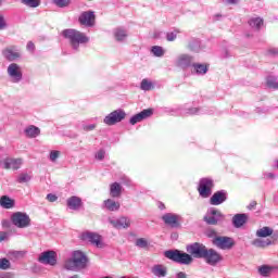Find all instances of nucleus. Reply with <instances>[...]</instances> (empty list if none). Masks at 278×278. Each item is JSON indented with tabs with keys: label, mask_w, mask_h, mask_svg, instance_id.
Masks as SVG:
<instances>
[{
	"label": "nucleus",
	"mask_w": 278,
	"mask_h": 278,
	"mask_svg": "<svg viewBox=\"0 0 278 278\" xmlns=\"http://www.w3.org/2000/svg\"><path fill=\"white\" fill-rule=\"evenodd\" d=\"M88 266V256L84 252L77 250L72 253V257L64 263L65 270H84Z\"/></svg>",
	"instance_id": "f257e3e1"
},
{
	"label": "nucleus",
	"mask_w": 278,
	"mask_h": 278,
	"mask_svg": "<svg viewBox=\"0 0 278 278\" xmlns=\"http://www.w3.org/2000/svg\"><path fill=\"white\" fill-rule=\"evenodd\" d=\"M62 36L70 41V45L75 50L79 49V45L90 42V38L77 29H65L62 31Z\"/></svg>",
	"instance_id": "f03ea898"
},
{
	"label": "nucleus",
	"mask_w": 278,
	"mask_h": 278,
	"mask_svg": "<svg viewBox=\"0 0 278 278\" xmlns=\"http://www.w3.org/2000/svg\"><path fill=\"white\" fill-rule=\"evenodd\" d=\"M165 257L167 260H172V262H176V264H182L184 266H190L194 258L192 255L181 252L179 250H167L164 252Z\"/></svg>",
	"instance_id": "7ed1b4c3"
},
{
	"label": "nucleus",
	"mask_w": 278,
	"mask_h": 278,
	"mask_svg": "<svg viewBox=\"0 0 278 278\" xmlns=\"http://www.w3.org/2000/svg\"><path fill=\"white\" fill-rule=\"evenodd\" d=\"M11 223L14 227H17V229H26V227L31 225V218H29L27 213L16 212L12 214Z\"/></svg>",
	"instance_id": "20e7f679"
},
{
	"label": "nucleus",
	"mask_w": 278,
	"mask_h": 278,
	"mask_svg": "<svg viewBox=\"0 0 278 278\" xmlns=\"http://www.w3.org/2000/svg\"><path fill=\"white\" fill-rule=\"evenodd\" d=\"M25 161L21 157H10L7 156L0 161V167L4 170H20Z\"/></svg>",
	"instance_id": "39448f33"
},
{
	"label": "nucleus",
	"mask_w": 278,
	"mask_h": 278,
	"mask_svg": "<svg viewBox=\"0 0 278 278\" xmlns=\"http://www.w3.org/2000/svg\"><path fill=\"white\" fill-rule=\"evenodd\" d=\"M187 253L195 260H203L207 253V248L203 243L194 242L187 245Z\"/></svg>",
	"instance_id": "423d86ee"
},
{
	"label": "nucleus",
	"mask_w": 278,
	"mask_h": 278,
	"mask_svg": "<svg viewBox=\"0 0 278 278\" xmlns=\"http://www.w3.org/2000/svg\"><path fill=\"white\" fill-rule=\"evenodd\" d=\"M125 116H127V113H125V111L121 109L115 110L104 117L103 124L112 127V125H116V123L125 121Z\"/></svg>",
	"instance_id": "0eeeda50"
},
{
	"label": "nucleus",
	"mask_w": 278,
	"mask_h": 278,
	"mask_svg": "<svg viewBox=\"0 0 278 278\" xmlns=\"http://www.w3.org/2000/svg\"><path fill=\"white\" fill-rule=\"evenodd\" d=\"M214 188V180L210 178L200 179L198 192L203 199H207L212 195V189Z\"/></svg>",
	"instance_id": "6e6552de"
},
{
	"label": "nucleus",
	"mask_w": 278,
	"mask_h": 278,
	"mask_svg": "<svg viewBox=\"0 0 278 278\" xmlns=\"http://www.w3.org/2000/svg\"><path fill=\"white\" fill-rule=\"evenodd\" d=\"M7 73L13 84H18L23 79V72L21 71V65L16 63H11L7 68Z\"/></svg>",
	"instance_id": "1a4fd4ad"
},
{
	"label": "nucleus",
	"mask_w": 278,
	"mask_h": 278,
	"mask_svg": "<svg viewBox=\"0 0 278 278\" xmlns=\"http://www.w3.org/2000/svg\"><path fill=\"white\" fill-rule=\"evenodd\" d=\"M213 244L217 247V249H222V251H229V249L233 248V239L230 237H215Z\"/></svg>",
	"instance_id": "9d476101"
},
{
	"label": "nucleus",
	"mask_w": 278,
	"mask_h": 278,
	"mask_svg": "<svg viewBox=\"0 0 278 278\" xmlns=\"http://www.w3.org/2000/svg\"><path fill=\"white\" fill-rule=\"evenodd\" d=\"M83 240L90 242L98 249H103V238L97 232H84L81 236Z\"/></svg>",
	"instance_id": "9b49d317"
},
{
	"label": "nucleus",
	"mask_w": 278,
	"mask_h": 278,
	"mask_svg": "<svg viewBox=\"0 0 278 278\" xmlns=\"http://www.w3.org/2000/svg\"><path fill=\"white\" fill-rule=\"evenodd\" d=\"M38 262H40V264L55 266V264H58V254L55 253V251L42 252L38 257Z\"/></svg>",
	"instance_id": "f8f14e48"
},
{
	"label": "nucleus",
	"mask_w": 278,
	"mask_h": 278,
	"mask_svg": "<svg viewBox=\"0 0 278 278\" xmlns=\"http://www.w3.org/2000/svg\"><path fill=\"white\" fill-rule=\"evenodd\" d=\"M193 58L190 54H179L175 60V66L178 68H182V71H186V68H190L192 66Z\"/></svg>",
	"instance_id": "ddd939ff"
},
{
	"label": "nucleus",
	"mask_w": 278,
	"mask_h": 278,
	"mask_svg": "<svg viewBox=\"0 0 278 278\" xmlns=\"http://www.w3.org/2000/svg\"><path fill=\"white\" fill-rule=\"evenodd\" d=\"M2 56L8 62H16L21 58V52H18L15 46H10L2 50Z\"/></svg>",
	"instance_id": "4468645a"
},
{
	"label": "nucleus",
	"mask_w": 278,
	"mask_h": 278,
	"mask_svg": "<svg viewBox=\"0 0 278 278\" xmlns=\"http://www.w3.org/2000/svg\"><path fill=\"white\" fill-rule=\"evenodd\" d=\"M162 220L168 227H173L174 229H177V227H180L179 222L181 220V215H177L175 213H166L162 216Z\"/></svg>",
	"instance_id": "2eb2a0df"
},
{
	"label": "nucleus",
	"mask_w": 278,
	"mask_h": 278,
	"mask_svg": "<svg viewBox=\"0 0 278 278\" xmlns=\"http://www.w3.org/2000/svg\"><path fill=\"white\" fill-rule=\"evenodd\" d=\"M110 225H112L115 229H129L131 226V220L128 217H119V218H109Z\"/></svg>",
	"instance_id": "dca6fc26"
},
{
	"label": "nucleus",
	"mask_w": 278,
	"mask_h": 278,
	"mask_svg": "<svg viewBox=\"0 0 278 278\" xmlns=\"http://www.w3.org/2000/svg\"><path fill=\"white\" fill-rule=\"evenodd\" d=\"M203 260H205L206 264H210V266H216V264L223 260V256L214 249H206V254Z\"/></svg>",
	"instance_id": "f3484780"
},
{
	"label": "nucleus",
	"mask_w": 278,
	"mask_h": 278,
	"mask_svg": "<svg viewBox=\"0 0 278 278\" xmlns=\"http://www.w3.org/2000/svg\"><path fill=\"white\" fill-rule=\"evenodd\" d=\"M220 218H223V213L216 208H211L207 215L204 216V220L207 225H217Z\"/></svg>",
	"instance_id": "a211bd4d"
},
{
	"label": "nucleus",
	"mask_w": 278,
	"mask_h": 278,
	"mask_svg": "<svg viewBox=\"0 0 278 278\" xmlns=\"http://www.w3.org/2000/svg\"><path fill=\"white\" fill-rule=\"evenodd\" d=\"M150 116H153V110L152 109H146L141 111L140 113L134 115L129 123L130 125H136L138 123H142V121H147V118H150Z\"/></svg>",
	"instance_id": "6ab92c4d"
},
{
	"label": "nucleus",
	"mask_w": 278,
	"mask_h": 278,
	"mask_svg": "<svg viewBox=\"0 0 278 278\" xmlns=\"http://www.w3.org/2000/svg\"><path fill=\"white\" fill-rule=\"evenodd\" d=\"M94 18V12L86 11L80 14L78 21L80 25H85V27H93Z\"/></svg>",
	"instance_id": "aec40b11"
},
{
	"label": "nucleus",
	"mask_w": 278,
	"mask_h": 278,
	"mask_svg": "<svg viewBox=\"0 0 278 278\" xmlns=\"http://www.w3.org/2000/svg\"><path fill=\"white\" fill-rule=\"evenodd\" d=\"M227 201V191H216L210 199L211 205H222V203H225Z\"/></svg>",
	"instance_id": "412c9836"
},
{
	"label": "nucleus",
	"mask_w": 278,
	"mask_h": 278,
	"mask_svg": "<svg viewBox=\"0 0 278 278\" xmlns=\"http://www.w3.org/2000/svg\"><path fill=\"white\" fill-rule=\"evenodd\" d=\"M151 273L154 277L164 278L168 275V267L162 264H155L151 267Z\"/></svg>",
	"instance_id": "4be33fe9"
},
{
	"label": "nucleus",
	"mask_w": 278,
	"mask_h": 278,
	"mask_svg": "<svg viewBox=\"0 0 278 278\" xmlns=\"http://www.w3.org/2000/svg\"><path fill=\"white\" fill-rule=\"evenodd\" d=\"M247 220H249V215L239 213L233 215L232 225L236 229H240V227H244V225H247Z\"/></svg>",
	"instance_id": "5701e85b"
},
{
	"label": "nucleus",
	"mask_w": 278,
	"mask_h": 278,
	"mask_svg": "<svg viewBox=\"0 0 278 278\" xmlns=\"http://www.w3.org/2000/svg\"><path fill=\"white\" fill-rule=\"evenodd\" d=\"M208 71L207 64L193 63L191 65L192 75H206Z\"/></svg>",
	"instance_id": "b1692460"
},
{
	"label": "nucleus",
	"mask_w": 278,
	"mask_h": 278,
	"mask_svg": "<svg viewBox=\"0 0 278 278\" xmlns=\"http://www.w3.org/2000/svg\"><path fill=\"white\" fill-rule=\"evenodd\" d=\"M66 203H67V207L70 210H74L75 212L80 210V207L83 205L81 198H79L77 195H73V197L68 198Z\"/></svg>",
	"instance_id": "393cba45"
},
{
	"label": "nucleus",
	"mask_w": 278,
	"mask_h": 278,
	"mask_svg": "<svg viewBox=\"0 0 278 278\" xmlns=\"http://www.w3.org/2000/svg\"><path fill=\"white\" fill-rule=\"evenodd\" d=\"M121 194H123V186H121V184H118V182L111 184L110 195L113 199H118L121 197Z\"/></svg>",
	"instance_id": "a878e982"
},
{
	"label": "nucleus",
	"mask_w": 278,
	"mask_h": 278,
	"mask_svg": "<svg viewBox=\"0 0 278 278\" xmlns=\"http://www.w3.org/2000/svg\"><path fill=\"white\" fill-rule=\"evenodd\" d=\"M103 203L104 207L109 210V212H118V210H121V203L114 201L113 199H108Z\"/></svg>",
	"instance_id": "bb28decb"
},
{
	"label": "nucleus",
	"mask_w": 278,
	"mask_h": 278,
	"mask_svg": "<svg viewBox=\"0 0 278 278\" xmlns=\"http://www.w3.org/2000/svg\"><path fill=\"white\" fill-rule=\"evenodd\" d=\"M24 134L26 138H38V135L40 134V128L30 125L24 129Z\"/></svg>",
	"instance_id": "cd10ccee"
},
{
	"label": "nucleus",
	"mask_w": 278,
	"mask_h": 278,
	"mask_svg": "<svg viewBox=\"0 0 278 278\" xmlns=\"http://www.w3.org/2000/svg\"><path fill=\"white\" fill-rule=\"evenodd\" d=\"M0 206L4 210H12L14 207V200L8 195H2L0 198Z\"/></svg>",
	"instance_id": "c85d7f7f"
},
{
	"label": "nucleus",
	"mask_w": 278,
	"mask_h": 278,
	"mask_svg": "<svg viewBox=\"0 0 278 278\" xmlns=\"http://www.w3.org/2000/svg\"><path fill=\"white\" fill-rule=\"evenodd\" d=\"M258 275H261V277H270V275L273 274V270H275V266L273 265H262L258 267Z\"/></svg>",
	"instance_id": "c756f323"
},
{
	"label": "nucleus",
	"mask_w": 278,
	"mask_h": 278,
	"mask_svg": "<svg viewBox=\"0 0 278 278\" xmlns=\"http://www.w3.org/2000/svg\"><path fill=\"white\" fill-rule=\"evenodd\" d=\"M249 25L252 27V29H256V31H258V29L262 28V25H264V20L261 17H252L249 21Z\"/></svg>",
	"instance_id": "7c9ffc66"
},
{
	"label": "nucleus",
	"mask_w": 278,
	"mask_h": 278,
	"mask_svg": "<svg viewBox=\"0 0 278 278\" xmlns=\"http://www.w3.org/2000/svg\"><path fill=\"white\" fill-rule=\"evenodd\" d=\"M114 38L117 42H123L127 38V30L123 28H116L114 30Z\"/></svg>",
	"instance_id": "2f4dec72"
},
{
	"label": "nucleus",
	"mask_w": 278,
	"mask_h": 278,
	"mask_svg": "<svg viewBox=\"0 0 278 278\" xmlns=\"http://www.w3.org/2000/svg\"><path fill=\"white\" fill-rule=\"evenodd\" d=\"M26 252L25 251H10L8 253V257L12 261V262H16V260H23V257H25Z\"/></svg>",
	"instance_id": "473e14b6"
},
{
	"label": "nucleus",
	"mask_w": 278,
	"mask_h": 278,
	"mask_svg": "<svg viewBox=\"0 0 278 278\" xmlns=\"http://www.w3.org/2000/svg\"><path fill=\"white\" fill-rule=\"evenodd\" d=\"M257 238H268V236H273V228L265 226L256 231Z\"/></svg>",
	"instance_id": "72a5a7b5"
},
{
	"label": "nucleus",
	"mask_w": 278,
	"mask_h": 278,
	"mask_svg": "<svg viewBox=\"0 0 278 278\" xmlns=\"http://www.w3.org/2000/svg\"><path fill=\"white\" fill-rule=\"evenodd\" d=\"M253 247H256L257 249H265V247H270L273 244L271 240H262V239H255L252 242Z\"/></svg>",
	"instance_id": "f704fd0d"
},
{
	"label": "nucleus",
	"mask_w": 278,
	"mask_h": 278,
	"mask_svg": "<svg viewBox=\"0 0 278 278\" xmlns=\"http://www.w3.org/2000/svg\"><path fill=\"white\" fill-rule=\"evenodd\" d=\"M151 53L154 58H164V53H166V50L160 46H153L151 48Z\"/></svg>",
	"instance_id": "c9c22d12"
},
{
	"label": "nucleus",
	"mask_w": 278,
	"mask_h": 278,
	"mask_svg": "<svg viewBox=\"0 0 278 278\" xmlns=\"http://www.w3.org/2000/svg\"><path fill=\"white\" fill-rule=\"evenodd\" d=\"M17 184H29L31 181V175L27 173H21L16 178Z\"/></svg>",
	"instance_id": "e433bc0d"
},
{
	"label": "nucleus",
	"mask_w": 278,
	"mask_h": 278,
	"mask_svg": "<svg viewBox=\"0 0 278 278\" xmlns=\"http://www.w3.org/2000/svg\"><path fill=\"white\" fill-rule=\"evenodd\" d=\"M140 88H141V90L149 92V90H153V83L150 81L149 79L144 78L141 80Z\"/></svg>",
	"instance_id": "4c0bfd02"
},
{
	"label": "nucleus",
	"mask_w": 278,
	"mask_h": 278,
	"mask_svg": "<svg viewBox=\"0 0 278 278\" xmlns=\"http://www.w3.org/2000/svg\"><path fill=\"white\" fill-rule=\"evenodd\" d=\"M10 268H12V263L10 260L5 257L0 258V270H10Z\"/></svg>",
	"instance_id": "58836bf2"
},
{
	"label": "nucleus",
	"mask_w": 278,
	"mask_h": 278,
	"mask_svg": "<svg viewBox=\"0 0 278 278\" xmlns=\"http://www.w3.org/2000/svg\"><path fill=\"white\" fill-rule=\"evenodd\" d=\"M177 34H180L179 29L166 33L167 42H175V40H177Z\"/></svg>",
	"instance_id": "ea45409f"
},
{
	"label": "nucleus",
	"mask_w": 278,
	"mask_h": 278,
	"mask_svg": "<svg viewBox=\"0 0 278 278\" xmlns=\"http://www.w3.org/2000/svg\"><path fill=\"white\" fill-rule=\"evenodd\" d=\"M24 5L28 8H38L40 5V0H21Z\"/></svg>",
	"instance_id": "a19ab883"
},
{
	"label": "nucleus",
	"mask_w": 278,
	"mask_h": 278,
	"mask_svg": "<svg viewBox=\"0 0 278 278\" xmlns=\"http://www.w3.org/2000/svg\"><path fill=\"white\" fill-rule=\"evenodd\" d=\"M56 8H68L71 5V0H53Z\"/></svg>",
	"instance_id": "79ce46f5"
},
{
	"label": "nucleus",
	"mask_w": 278,
	"mask_h": 278,
	"mask_svg": "<svg viewBox=\"0 0 278 278\" xmlns=\"http://www.w3.org/2000/svg\"><path fill=\"white\" fill-rule=\"evenodd\" d=\"M267 86H268V88H273L274 90H277V88H278L277 78L268 77L267 78Z\"/></svg>",
	"instance_id": "37998d69"
},
{
	"label": "nucleus",
	"mask_w": 278,
	"mask_h": 278,
	"mask_svg": "<svg viewBox=\"0 0 278 278\" xmlns=\"http://www.w3.org/2000/svg\"><path fill=\"white\" fill-rule=\"evenodd\" d=\"M136 247H139V249H147L149 247V242L144 238L137 239Z\"/></svg>",
	"instance_id": "c03bdc74"
},
{
	"label": "nucleus",
	"mask_w": 278,
	"mask_h": 278,
	"mask_svg": "<svg viewBox=\"0 0 278 278\" xmlns=\"http://www.w3.org/2000/svg\"><path fill=\"white\" fill-rule=\"evenodd\" d=\"M96 160H99V162H103L105 160V150L101 149L96 153Z\"/></svg>",
	"instance_id": "a18cd8bd"
},
{
	"label": "nucleus",
	"mask_w": 278,
	"mask_h": 278,
	"mask_svg": "<svg viewBox=\"0 0 278 278\" xmlns=\"http://www.w3.org/2000/svg\"><path fill=\"white\" fill-rule=\"evenodd\" d=\"M10 240V232L0 231V242H8Z\"/></svg>",
	"instance_id": "49530a36"
},
{
	"label": "nucleus",
	"mask_w": 278,
	"mask_h": 278,
	"mask_svg": "<svg viewBox=\"0 0 278 278\" xmlns=\"http://www.w3.org/2000/svg\"><path fill=\"white\" fill-rule=\"evenodd\" d=\"M83 129L84 131H94V129H97V124H84Z\"/></svg>",
	"instance_id": "de8ad7c7"
},
{
	"label": "nucleus",
	"mask_w": 278,
	"mask_h": 278,
	"mask_svg": "<svg viewBox=\"0 0 278 278\" xmlns=\"http://www.w3.org/2000/svg\"><path fill=\"white\" fill-rule=\"evenodd\" d=\"M58 157H60V151L53 150L50 152V161L56 162Z\"/></svg>",
	"instance_id": "09e8293b"
},
{
	"label": "nucleus",
	"mask_w": 278,
	"mask_h": 278,
	"mask_svg": "<svg viewBox=\"0 0 278 278\" xmlns=\"http://www.w3.org/2000/svg\"><path fill=\"white\" fill-rule=\"evenodd\" d=\"M47 200L50 202V203H55V201H58V195L53 194V193H49L47 195Z\"/></svg>",
	"instance_id": "8fccbe9b"
},
{
	"label": "nucleus",
	"mask_w": 278,
	"mask_h": 278,
	"mask_svg": "<svg viewBox=\"0 0 278 278\" xmlns=\"http://www.w3.org/2000/svg\"><path fill=\"white\" fill-rule=\"evenodd\" d=\"M224 3H227V5H238L240 0H224Z\"/></svg>",
	"instance_id": "3c124183"
},
{
	"label": "nucleus",
	"mask_w": 278,
	"mask_h": 278,
	"mask_svg": "<svg viewBox=\"0 0 278 278\" xmlns=\"http://www.w3.org/2000/svg\"><path fill=\"white\" fill-rule=\"evenodd\" d=\"M222 58H224L225 60L227 58H231V52H229L228 49H224L223 52H222Z\"/></svg>",
	"instance_id": "603ef678"
},
{
	"label": "nucleus",
	"mask_w": 278,
	"mask_h": 278,
	"mask_svg": "<svg viewBox=\"0 0 278 278\" xmlns=\"http://www.w3.org/2000/svg\"><path fill=\"white\" fill-rule=\"evenodd\" d=\"M27 51H31L34 52V49H36V46L34 45V42L29 41L26 46Z\"/></svg>",
	"instance_id": "864d4df0"
},
{
	"label": "nucleus",
	"mask_w": 278,
	"mask_h": 278,
	"mask_svg": "<svg viewBox=\"0 0 278 278\" xmlns=\"http://www.w3.org/2000/svg\"><path fill=\"white\" fill-rule=\"evenodd\" d=\"M1 225H2L3 229H10V220L3 219L1 222Z\"/></svg>",
	"instance_id": "5fc2aeb1"
},
{
	"label": "nucleus",
	"mask_w": 278,
	"mask_h": 278,
	"mask_svg": "<svg viewBox=\"0 0 278 278\" xmlns=\"http://www.w3.org/2000/svg\"><path fill=\"white\" fill-rule=\"evenodd\" d=\"M264 177H265V179H275V174H273V173H265Z\"/></svg>",
	"instance_id": "6e6d98bb"
},
{
	"label": "nucleus",
	"mask_w": 278,
	"mask_h": 278,
	"mask_svg": "<svg viewBox=\"0 0 278 278\" xmlns=\"http://www.w3.org/2000/svg\"><path fill=\"white\" fill-rule=\"evenodd\" d=\"M0 278H14V274L13 273H5Z\"/></svg>",
	"instance_id": "4d7b16f0"
},
{
	"label": "nucleus",
	"mask_w": 278,
	"mask_h": 278,
	"mask_svg": "<svg viewBox=\"0 0 278 278\" xmlns=\"http://www.w3.org/2000/svg\"><path fill=\"white\" fill-rule=\"evenodd\" d=\"M0 29H5V21L3 17H0Z\"/></svg>",
	"instance_id": "13d9d810"
},
{
	"label": "nucleus",
	"mask_w": 278,
	"mask_h": 278,
	"mask_svg": "<svg viewBox=\"0 0 278 278\" xmlns=\"http://www.w3.org/2000/svg\"><path fill=\"white\" fill-rule=\"evenodd\" d=\"M189 114H199V109H197V108L190 109Z\"/></svg>",
	"instance_id": "bf43d9fd"
},
{
	"label": "nucleus",
	"mask_w": 278,
	"mask_h": 278,
	"mask_svg": "<svg viewBox=\"0 0 278 278\" xmlns=\"http://www.w3.org/2000/svg\"><path fill=\"white\" fill-rule=\"evenodd\" d=\"M255 205H257V202H251L249 205V210H253V207H255Z\"/></svg>",
	"instance_id": "052dcab7"
},
{
	"label": "nucleus",
	"mask_w": 278,
	"mask_h": 278,
	"mask_svg": "<svg viewBox=\"0 0 278 278\" xmlns=\"http://www.w3.org/2000/svg\"><path fill=\"white\" fill-rule=\"evenodd\" d=\"M188 48L191 50V51H197V48L192 46V43H189Z\"/></svg>",
	"instance_id": "680f3d73"
},
{
	"label": "nucleus",
	"mask_w": 278,
	"mask_h": 278,
	"mask_svg": "<svg viewBox=\"0 0 278 278\" xmlns=\"http://www.w3.org/2000/svg\"><path fill=\"white\" fill-rule=\"evenodd\" d=\"M159 207H160V210H166V206L162 203L159 205Z\"/></svg>",
	"instance_id": "e2e57ef3"
},
{
	"label": "nucleus",
	"mask_w": 278,
	"mask_h": 278,
	"mask_svg": "<svg viewBox=\"0 0 278 278\" xmlns=\"http://www.w3.org/2000/svg\"><path fill=\"white\" fill-rule=\"evenodd\" d=\"M271 238H273L274 240H277L278 235H277V233H273V235H271Z\"/></svg>",
	"instance_id": "0e129e2a"
},
{
	"label": "nucleus",
	"mask_w": 278,
	"mask_h": 278,
	"mask_svg": "<svg viewBox=\"0 0 278 278\" xmlns=\"http://www.w3.org/2000/svg\"><path fill=\"white\" fill-rule=\"evenodd\" d=\"M70 278H79V275H74V276H72Z\"/></svg>",
	"instance_id": "69168bd1"
},
{
	"label": "nucleus",
	"mask_w": 278,
	"mask_h": 278,
	"mask_svg": "<svg viewBox=\"0 0 278 278\" xmlns=\"http://www.w3.org/2000/svg\"><path fill=\"white\" fill-rule=\"evenodd\" d=\"M270 53H277L275 50H270Z\"/></svg>",
	"instance_id": "338daca9"
},
{
	"label": "nucleus",
	"mask_w": 278,
	"mask_h": 278,
	"mask_svg": "<svg viewBox=\"0 0 278 278\" xmlns=\"http://www.w3.org/2000/svg\"><path fill=\"white\" fill-rule=\"evenodd\" d=\"M276 168H278V161H276Z\"/></svg>",
	"instance_id": "774afa93"
}]
</instances>
